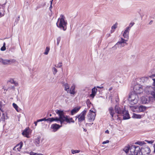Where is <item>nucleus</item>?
I'll use <instances>...</instances> for the list:
<instances>
[{
    "label": "nucleus",
    "mask_w": 155,
    "mask_h": 155,
    "mask_svg": "<svg viewBox=\"0 0 155 155\" xmlns=\"http://www.w3.org/2000/svg\"><path fill=\"white\" fill-rule=\"evenodd\" d=\"M135 143L141 146L144 143V142L138 141Z\"/></svg>",
    "instance_id": "obj_36"
},
{
    "label": "nucleus",
    "mask_w": 155,
    "mask_h": 155,
    "mask_svg": "<svg viewBox=\"0 0 155 155\" xmlns=\"http://www.w3.org/2000/svg\"><path fill=\"white\" fill-rule=\"evenodd\" d=\"M43 121L42 119L38 120H37V122H39L40 121Z\"/></svg>",
    "instance_id": "obj_51"
},
{
    "label": "nucleus",
    "mask_w": 155,
    "mask_h": 155,
    "mask_svg": "<svg viewBox=\"0 0 155 155\" xmlns=\"http://www.w3.org/2000/svg\"><path fill=\"white\" fill-rule=\"evenodd\" d=\"M133 90L134 93L136 94H140L142 93L143 91L142 86L140 84L135 85L133 88Z\"/></svg>",
    "instance_id": "obj_8"
},
{
    "label": "nucleus",
    "mask_w": 155,
    "mask_h": 155,
    "mask_svg": "<svg viewBox=\"0 0 155 155\" xmlns=\"http://www.w3.org/2000/svg\"><path fill=\"white\" fill-rule=\"evenodd\" d=\"M115 110L116 113L120 115L123 112V110H124L122 109L121 106L119 104H117L115 106Z\"/></svg>",
    "instance_id": "obj_13"
},
{
    "label": "nucleus",
    "mask_w": 155,
    "mask_h": 155,
    "mask_svg": "<svg viewBox=\"0 0 155 155\" xmlns=\"http://www.w3.org/2000/svg\"><path fill=\"white\" fill-rule=\"evenodd\" d=\"M135 152L134 153V155L139 154V153L140 152V150L141 148L139 146H135Z\"/></svg>",
    "instance_id": "obj_22"
},
{
    "label": "nucleus",
    "mask_w": 155,
    "mask_h": 155,
    "mask_svg": "<svg viewBox=\"0 0 155 155\" xmlns=\"http://www.w3.org/2000/svg\"><path fill=\"white\" fill-rule=\"evenodd\" d=\"M96 115L94 112L90 110L87 115V118L90 121H94Z\"/></svg>",
    "instance_id": "obj_11"
},
{
    "label": "nucleus",
    "mask_w": 155,
    "mask_h": 155,
    "mask_svg": "<svg viewBox=\"0 0 155 155\" xmlns=\"http://www.w3.org/2000/svg\"><path fill=\"white\" fill-rule=\"evenodd\" d=\"M6 49L5 47L4 46H3L1 48V50L2 51H4Z\"/></svg>",
    "instance_id": "obj_46"
},
{
    "label": "nucleus",
    "mask_w": 155,
    "mask_h": 155,
    "mask_svg": "<svg viewBox=\"0 0 155 155\" xmlns=\"http://www.w3.org/2000/svg\"><path fill=\"white\" fill-rule=\"evenodd\" d=\"M133 117L136 118H141V115L140 114H134Z\"/></svg>",
    "instance_id": "obj_30"
},
{
    "label": "nucleus",
    "mask_w": 155,
    "mask_h": 155,
    "mask_svg": "<svg viewBox=\"0 0 155 155\" xmlns=\"http://www.w3.org/2000/svg\"><path fill=\"white\" fill-rule=\"evenodd\" d=\"M56 113L58 115L59 117H55L51 118V122L55 121L58 123H60L61 124V110H56L55 111Z\"/></svg>",
    "instance_id": "obj_3"
},
{
    "label": "nucleus",
    "mask_w": 155,
    "mask_h": 155,
    "mask_svg": "<svg viewBox=\"0 0 155 155\" xmlns=\"http://www.w3.org/2000/svg\"><path fill=\"white\" fill-rule=\"evenodd\" d=\"M97 91V89L95 87L92 88V89L91 94L90 95V97H92V98H94L96 94Z\"/></svg>",
    "instance_id": "obj_18"
},
{
    "label": "nucleus",
    "mask_w": 155,
    "mask_h": 155,
    "mask_svg": "<svg viewBox=\"0 0 155 155\" xmlns=\"http://www.w3.org/2000/svg\"><path fill=\"white\" fill-rule=\"evenodd\" d=\"M61 124H63L64 121H66L68 123H70L71 122L74 123V121L73 119L72 118H68V116L65 115L63 110H61Z\"/></svg>",
    "instance_id": "obj_4"
},
{
    "label": "nucleus",
    "mask_w": 155,
    "mask_h": 155,
    "mask_svg": "<svg viewBox=\"0 0 155 155\" xmlns=\"http://www.w3.org/2000/svg\"><path fill=\"white\" fill-rule=\"evenodd\" d=\"M52 70L53 72V74L54 75L56 74L57 72V70L55 68H52Z\"/></svg>",
    "instance_id": "obj_37"
},
{
    "label": "nucleus",
    "mask_w": 155,
    "mask_h": 155,
    "mask_svg": "<svg viewBox=\"0 0 155 155\" xmlns=\"http://www.w3.org/2000/svg\"><path fill=\"white\" fill-rule=\"evenodd\" d=\"M153 147H154V151L155 152V143L154 144V146H153Z\"/></svg>",
    "instance_id": "obj_61"
},
{
    "label": "nucleus",
    "mask_w": 155,
    "mask_h": 155,
    "mask_svg": "<svg viewBox=\"0 0 155 155\" xmlns=\"http://www.w3.org/2000/svg\"><path fill=\"white\" fill-rule=\"evenodd\" d=\"M146 142H147L149 143L152 144L154 142V140H146Z\"/></svg>",
    "instance_id": "obj_44"
},
{
    "label": "nucleus",
    "mask_w": 155,
    "mask_h": 155,
    "mask_svg": "<svg viewBox=\"0 0 155 155\" xmlns=\"http://www.w3.org/2000/svg\"><path fill=\"white\" fill-rule=\"evenodd\" d=\"M12 105L13 107L15 109L16 111L18 112V107L17 105L15 103H13Z\"/></svg>",
    "instance_id": "obj_32"
},
{
    "label": "nucleus",
    "mask_w": 155,
    "mask_h": 155,
    "mask_svg": "<svg viewBox=\"0 0 155 155\" xmlns=\"http://www.w3.org/2000/svg\"><path fill=\"white\" fill-rule=\"evenodd\" d=\"M49 50L50 48L48 47H47L45 50V51L44 53V54L45 55H47L48 53Z\"/></svg>",
    "instance_id": "obj_31"
},
{
    "label": "nucleus",
    "mask_w": 155,
    "mask_h": 155,
    "mask_svg": "<svg viewBox=\"0 0 155 155\" xmlns=\"http://www.w3.org/2000/svg\"><path fill=\"white\" fill-rule=\"evenodd\" d=\"M107 37H109L110 36V34H107Z\"/></svg>",
    "instance_id": "obj_56"
},
{
    "label": "nucleus",
    "mask_w": 155,
    "mask_h": 155,
    "mask_svg": "<svg viewBox=\"0 0 155 155\" xmlns=\"http://www.w3.org/2000/svg\"><path fill=\"white\" fill-rule=\"evenodd\" d=\"M25 8V6H24V9H28V7H27L26 8Z\"/></svg>",
    "instance_id": "obj_63"
},
{
    "label": "nucleus",
    "mask_w": 155,
    "mask_h": 155,
    "mask_svg": "<svg viewBox=\"0 0 155 155\" xmlns=\"http://www.w3.org/2000/svg\"><path fill=\"white\" fill-rule=\"evenodd\" d=\"M30 129L28 128H27L25 129L22 133V135L25 137L29 138V135L31 134Z\"/></svg>",
    "instance_id": "obj_12"
},
{
    "label": "nucleus",
    "mask_w": 155,
    "mask_h": 155,
    "mask_svg": "<svg viewBox=\"0 0 155 155\" xmlns=\"http://www.w3.org/2000/svg\"><path fill=\"white\" fill-rule=\"evenodd\" d=\"M97 87L98 88H103V87H99V86H97Z\"/></svg>",
    "instance_id": "obj_60"
},
{
    "label": "nucleus",
    "mask_w": 155,
    "mask_h": 155,
    "mask_svg": "<svg viewBox=\"0 0 155 155\" xmlns=\"http://www.w3.org/2000/svg\"><path fill=\"white\" fill-rule=\"evenodd\" d=\"M37 155H44L41 153H37Z\"/></svg>",
    "instance_id": "obj_55"
},
{
    "label": "nucleus",
    "mask_w": 155,
    "mask_h": 155,
    "mask_svg": "<svg viewBox=\"0 0 155 155\" xmlns=\"http://www.w3.org/2000/svg\"><path fill=\"white\" fill-rule=\"evenodd\" d=\"M117 46H118V47L120 48H121L122 47H123L124 46V45H122V44H121V45H117Z\"/></svg>",
    "instance_id": "obj_48"
},
{
    "label": "nucleus",
    "mask_w": 155,
    "mask_h": 155,
    "mask_svg": "<svg viewBox=\"0 0 155 155\" xmlns=\"http://www.w3.org/2000/svg\"><path fill=\"white\" fill-rule=\"evenodd\" d=\"M62 66V63L61 62H59L58 63L57 66L55 65V67L58 68H61Z\"/></svg>",
    "instance_id": "obj_38"
},
{
    "label": "nucleus",
    "mask_w": 155,
    "mask_h": 155,
    "mask_svg": "<svg viewBox=\"0 0 155 155\" xmlns=\"http://www.w3.org/2000/svg\"><path fill=\"white\" fill-rule=\"evenodd\" d=\"M120 115H122L123 116V119L124 120L130 118L129 114L128 111H126L125 110H123V112Z\"/></svg>",
    "instance_id": "obj_15"
},
{
    "label": "nucleus",
    "mask_w": 155,
    "mask_h": 155,
    "mask_svg": "<svg viewBox=\"0 0 155 155\" xmlns=\"http://www.w3.org/2000/svg\"><path fill=\"white\" fill-rule=\"evenodd\" d=\"M7 3V0H5V1L4 3L3 4H0V9H6V5Z\"/></svg>",
    "instance_id": "obj_26"
},
{
    "label": "nucleus",
    "mask_w": 155,
    "mask_h": 155,
    "mask_svg": "<svg viewBox=\"0 0 155 155\" xmlns=\"http://www.w3.org/2000/svg\"><path fill=\"white\" fill-rule=\"evenodd\" d=\"M61 37H59L57 38V45L58 46L59 45V43L61 41Z\"/></svg>",
    "instance_id": "obj_34"
},
{
    "label": "nucleus",
    "mask_w": 155,
    "mask_h": 155,
    "mask_svg": "<svg viewBox=\"0 0 155 155\" xmlns=\"http://www.w3.org/2000/svg\"><path fill=\"white\" fill-rule=\"evenodd\" d=\"M130 108H131V110L133 111V112H135L136 111V109H137V108L135 107L134 106H131Z\"/></svg>",
    "instance_id": "obj_40"
},
{
    "label": "nucleus",
    "mask_w": 155,
    "mask_h": 155,
    "mask_svg": "<svg viewBox=\"0 0 155 155\" xmlns=\"http://www.w3.org/2000/svg\"><path fill=\"white\" fill-rule=\"evenodd\" d=\"M3 46H4L5 47V42L4 43Z\"/></svg>",
    "instance_id": "obj_62"
},
{
    "label": "nucleus",
    "mask_w": 155,
    "mask_h": 155,
    "mask_svg": "<svg viewBox=\"0 0 155 155\" xmlns=\"http://www.w3.org/2000/svg\"><path fill=\"white\" fill-rule=\"evenodd\" d=\"M53 1V0H51L50 1V3L51 5H50V6L49 7V10H51L52 8V3Z\"/></svg>",
    "instance_id": "obj_43"
},
{
    "label": "nucleus",
    "mask_w": 155,
    "mask_h": 155,
    "mask_svg": "<svg viewBox=\"0 0 155 155\" xmlns=\"http://www.w3.org/2000/svg\"><path fill=\"white\" fill-rule=\"evenodd\" d=\"M105 133H106L109 134V131L108 130H107L105 131Z\"/></svg>",
    "instance_id": "obj_54"
},
{
    "label": "nucleus",
    "mask_w": 155,
    "mask_h": 155,
    "mask_svg": "<svg viewBox=\"0 0 155 155\" xmlns=\"http://www.w3.org/2000/svg\"><path fill=\"white\" fill-rule=\"evenodd\" d=\"M9 82L12 84H14L15 86L17 85L18 84L16 83L13 79H11L9 80Z\"/></svg>",
    "instance_id": "obj_33"
},
{
    "label": "nucleus",
    "mask_w": 155,
    "mask_h": 155,
    "mask_svg": "<svg viewBox=\"0 0 155 155\" xmlns=\"http://www.w3.org/2000/svg\"><path fill=\"white\" fill-rule=\"evenodd\" d=\"M67 21L64 15H61L56 23L57 26L61 29L65 31L67 29Z\"/></svg>",
    "instance_id": "obj_1"
},
{
    "label": "nucleus",
    "mask_w": 155,
    "mask_h": 155,
    "mask_svg": "<svg viewBox=\"0 0 155 155\" xmlns=\"http://www.w3.org/2000/svg\"><path fill=\"white\" fill-rule=\"evenodd\" d=\"M127 40H125V39H123V38H121V39L120 41H118L117 42L115 45V46H117V45H120L123 43H126V41H127Z\"/></svg>",
    "instance_id": "obj_23"
},
{
    "label": "nucleus",
    "mask_w": 155,
    "mask_h": 155,
    "mask_svg": "<svg viewBox=\"0 0 155 155\" xmlns=\"http://www.w3.org/2000/svg\"><path fill=\"white\" fill-rule=\"evenodd\" d=\"M64 90L68 93L69 91V85L68 83H66L64 84Z\"/></svg>",
    "instance_id": "obj_28"
},
{
    "label": "nucleus",
    "mask_w": 155,
    "mask_h": 155,
    "mask_svg": "<svg viewBox=\"0 0 155 155\" xmlns=\"http://www.w3.org/2000/svg\"><path fill=\"white\" fill-rule=\"evenodd\" d=\"M75 85L74 84H73L72 86H71L70 89V90L69 93L71 94H75Z\"/></svg>",
    "instance_id": "obj_21"
},
{
    "label": "nucleus",
    "mask_w": 155,
    "mask_h": 155,
    "mask_svg": "<svg viewBox=\"0 0 155 155\" xmlns=\"http://www.w3.org/2000/svg\"><path fill=\"white\" fill-rule=\"evenodd\" d=\"M40 137H38L35 139L34 143L36 146H39L40 143Z\"/></svg>",
    "instance_id": "obj_24"
},
{
    "label": "nucleus",
    "mask_w": 155,
    "mask_h": 155,
    "mask_svg": "<svg viewBox=\"0 0 155 155\" xmlns=\"http://www.w3.org/2000/svg\"><path fill=\"white\" fill-rule=\"evenodd\" d=\"M153 22V21H151L150 22H149V24L150 25H151V24H152V23Z\"/></svg>",
    "instance_id": "obj_58"
},
{
    "label": "nucleus",
    "mask_w": 155,
    "mask_h": 155,
    "mask_svg": "<svg viewBox=\"0 0 155 155\" xmlns=\"http://www.w3.org/2000/svg\"><path fill=\"white\" fill-rule=\"evenodd\" d=\"M5 14V11L4 10H0V17H2Z\"/></svg>",
    "instance_id": "obj_35"
},
{
    "label": "nucleus",
    "mask_w": 155,
    "mask_h": 155,
    "mask_svg": "<svg viewBox=\"0 0 155 155\" xmlns=\"http://www.w3.org/2000/svg\"><path fill=\"white\" fill-rule=\"evenodd\" d=\"M151 95L153 96L154 99L155 100V89L152 92Z\"/></svg>",
    "instance_id": "obj_41"
},
{
    "label": "nucleus",
    "mask_w": 155,
    "mask_h": 155,
    "mask_svg": "<svg viewBox=\"0 0 155 155\" xmlns=\"http://www.w3.org/2000/svg\"><path fill=\"white\" fill-rule=\"evenodd\" d=\"M15 59H4L2 58H0V62L4 65H10L15 62Z\"/></svg>",
    "instance_id": "obj_9"
},
{
    "label": "nucleus",
    "mask_w": 155,
    "mask_h": 155,
    "mask_svg": "<svg viewBox=\"0 0 155 155\" xmlns=\"http://www.w3.org/2000/svg\"><path fill=\"white\" fill-rule=\"evenodd\" d=\"M38 122H37V121H35L34 122V124H35V126H37V123Z\"/></svg>",
    "instance_id": "obj_53"
},
{
    "label": "nucleus",
    "mask_w": 155,
    "mask_h": 155,
    "mask_svg": "<svg viewBox=\"0 0 155 155\" xmlns=\"http://www.w3.org/2000/svg\"><path fill=\"white\" fill-rule=\"evenodd\" d=\"M147 79V78H142V80Z\"/></svg>",
    "instance_id": "obj_57"
},
{
    "label": "nucleus",
    "mask_w": 155,
    "mask_h": 155,
    "mask_svg": "<svg viewBox=\"0 0 155 155\" xmlns=\"http://www.w3.org/2000/svg\"><path fill=\"white\" fill-rule=\"evenodd\" d=\"M71 151L72 153L74 154L76 153H79L80 152V151L79 150H72Z\"/></svg>",
    "instance_id": "obj_39"
},
{
    "label": "nucleus",
    "mask_w": 155,
    "mask_h": 155,
    "mask_svg": "<svg viewBox=\"0 0 155 155\" xmlns=\"http://www.w3.org/2000/svg\"><path fill=\"white\" fill-rule=\"evenodd\" d=\"M109 141L108 140H107L106 141H104L102 143V144H105L106 143H109Z\"/></svg>",
    "instance_id": "obj_47"
},
{
    "label": "nucleus",
    "mask_w": 155,
    "mask_h": 155,
    "mask_svg": "<svg viewBox=\"0 0 155 155\" xmlns=\"http://www.w3.org/2000/svg\"><path fill=\"white\" fill-rule=\"evenodd\" d=\"M46 3L45 2H43L41 4L37 6V8L38 9L41 8L46 5Z\"/></svg>",
    "instance_id": "obj_29"
},
{
    "label": "nucleus",
    "mask_w": 155,
    "mask_h": 155,
    "mask_svg": "<svg viewBox=\"0 0 155 155\" xmlns=\"http://www.w3.org/2000/svg\"><path fill=\"white\" fill-rule=\"evenodd\" d=\"M153 87L147 86L145 88L144 91L147 94H151L152 92H153L155 89V79L154 78L153 79Z\"/></svg>",
    "instance_id": "obj_7"
},
{
    "label": "nucleus",
    "mask_w": 155,
    "mask_h": 155,
    "mask_svg": "<svg viewBox=\"0 0 155 155\" xmlns=\"http://www.w3.org/2000/svg\"><path fill=\"white\" fill-rule=\"evenodd\" d=\"M109 113L111 117V120L118 119V116L115 114L114 110L112 107H110L108 109Z\"/></svg>",
    "instance_id": "obj_10"
},
{
    "label": "nucleus",
    "mask_w": 155,
    "mask_h": 155,
    "mask_svg": "<svg viewBox=\"0 0 155 155\" xmlns=\"http://www.w3.org/2000/svg\"><path fill=\"white\" fill-rule=\"evenodd\" d=\"M140 151V152L139 153L140 155H147L150 153V150L147 146L145 145L141 147Z\"/></svg>",
    "instance_id": "obj_6"
},
{
    "label": "nucleus",
    "mask_w": 155,
    "mask_h": 155,
    "mask_svg": "<svg viewBox=\"0 0 155 155\" xmlns=\"http://www.w3.org/2000/svg\"><path fill=\"white\" fill-rule=\"evenodd\" d=\"M23 144V143L22 142H21L17 144L13 148V150H15L16 148L18 150L20 151V149L21 148Z\"/></svg>",
    "instance_id": "obj_20"
},
{
    "label": "nucleus",
    "mask_w": 155,
    "mask_h": 155,
    "mask_svg": "<svg viewBox=\"0 0 155 155\" xmlns=\"http://www.w3.org/2000/svg\"><path fill=\"white\" fill-rule=\"evenodd\" d=\"M81 107H77L74 108L71 111V115H73L74 114L77 113L80 109Z\"/></svg>",
    "instance_id": "obj_19"
},
{
    "label": "nucleus",
    "mask_w": 155,
    "mask_h": 155,
    "mask_svg": "<svg viewBox=\"0 0 155 155\" xmlns=\"http://www.w3.org/2000/svg\"><path fill=\"white\" fill-rule=\"evenodd\" d=\"M130 31V27H127L125 30L123 34V37L124 38L128 39Z\"/></svg>",
    "instance_id": "obj_16"
},
{
    "label": "nucleus",
    "mask_w": 155,
    "mask_h": 155,
    "mask_svg": "<svg viewBox=\"0 0 155 155\" xmlns=\"http://www.w3.org/2000/svg\"><path fill=\"white\" fill-rule=\"evenodd\" d=\"M51 118H49L48 119H47V121H49V122H51Z\"/></svg>",
    "instance_id": "obj_50"
},
{
    "label": "nucleus",
    "mask_w": 155,
    "mask_h": 155,
    "mask_svg": "<svg viewBox=\"0 0 155 155\" xmlns=\"http://www.w3.org/2000/svg\"><path fill=\"white\" fill-rule=\"evenodd\" d=\"M42 120H43V121H47V119H46L45 118H43Z\"/></svg>",
    "instance_id": "obj_52"
},
{
    "label": "nucleus",
    "mask_w": 155,
    "mask_h": 155,
    "mask_svg": "<svg viewBox=\"0 0 155 155\" xmlns=\"http://www.w3.org/2000/svg\"><path fill=\"white\" fill-rule=\"evenodd\" d=\"M134 24V23L133 22H131L129 25V26L128 27H130V30L131 27H132Z\"/></svg>",
    "instance_id": "obj_42"
},
{
    "label": "nucleus",
    "mask_w": 155,
    "mask_h": 155,
    "mask_svg": "<svg viewBox=\"0 0 155 155\" xmlns=\"http://www.w3.org/2000/svg\"><path fill=\"white\" fill-rule=\"evenodd\" d=\"M84 131L85 132H86L87 131V130L85 129H84Z\"/></svg>",
    "instance_id": "obj_64"
},
{
    "label": "nucleus",
    "mask_w": 155,
    "mask_h": 155,
    "mask_svg": "<svg viewBox=\"0 0 155 155\" xmlns=\"http://www.w3.org/2000/svg\"><path fill=\"white\" fill-rule=\"evenodd\" d=\"M117 23H116L113 26L111 27V29L110 31L111 33H113L115 29L117 28Z\"/></svg>",
    "instance_id": "obj_25"
},
{
    "label": "nucleus",
    "mask_w": 155,
    "mask_h": 155,
    "mask_svg": "<svg viewBox=\"0 0 155 155\" xmlns=\"http://www.w3.org/2000/svg\"><path fill=\"white\" fill-rule=\"evenodd\" d=\"M37 153H35L33 152H31L30 153V155H37Z\"/></svg>",
    "instance_id": "obj_45"
},
{
    "label": "nucleus",
    "mask_w": 155,
    "mask_h": 155,
    "mask_svg": "<svg viewBox=\"0 0 155 155\" xmlns=\"http://www.w3.org/2000/svg\"><path fill=\"white\" fill-rule=\"evenodd\" d=\"M87 112V110H84L80 114L75 116L76 119H78L79 124L81 123L85 120V115Z\"/></svg>",
    "instance_id": "obj_5"
},
{
    "label": "nucleus",
    "mask_w": 155,
    "mask_h": 155,
    "mask_svg": "<svg viewBox=\"0 0 155 155\" xmlns=\"http://www.w3.org/2000/svg\"><path fill=\"white\" fill-rule=\"evenodd\" d=\"M146 109L145 107L141 105L138 107V111L139 112H144Z\"/></svg>",
    "instance_id": "obj_27"
},
{
    "label": "nucleus",
    "mask_w": 155,
    "mask_h": 155,
    "mask_svg": "<svg viewBox=\"0 0 155 155\" xmlns=\"http://www.w3.org/2000/svg\"><path fill=\"white\" fill-rule=\"evenodd\" d=\"M3 107V105L2 104V103L0 101V109L2 108Z\"/></svg>",
    "instance_id": "obj_49"
},
{
    "label": "nucleus",
    "mask_w": 155,
    "mask_h": 155,
    "mask_svg": "<svg viewBox=\"0 0 155 155\" xmlns=\"http://www.w3.org/2000/svg\"><path fill=\"white\" fill-rule=\"evenodd\" d=\"M128 100L130 103L132 105L136 104L139 100V97L137 94L131 93L129 95Z\"/></svg>",
    "instance_id": "obj_2"
},
{
    "label": "nucleus",
    "mask_w": 155,
    "mask_h": 155,
    "mask_svg": "<svg viewBox=\"0 0 155 155\" xmlns=\"http://www.w3.org/2000/svg\"><path fill=\"white\" fill-rule=\"evenodd\" d=\"M112 89V87H110L109 89V91H110Z\"/></svg>",
    "instance_id": "obj_59"
},
{
    "label": "nucleus",
    "mask_w": 155,
    "mask_h": 155,
    "mask_svg": "<svg viewBox=\"0 0 155 155\" xmlns=\"http://www.w3.org/2000/svg\"><path fill=\"white\" fill-rule=\"evenodd\" d=\"M61 127L59 125L54 124L51 125V128L53 129V131L54 132L57 131Z\"/></svg>",
    "instance_id": "obj_17"
},
{
    "label": "nucleus",
    "mask_w": 155,
    "mask_h": 155,
    "mask_svg": "<svg viewBox=\"0 0 155 155\" xmlns=\"http://www.w3.org/2000/svg\"><path fill=\"white\" fill-rule=\"evenodd\" d=\"M152 98L151 97H142L141 98V101L142 103L146 104L148 103L150 101V100Z\"/></svg>",
    "instance_id": "obj_14"
}]
</instances>
